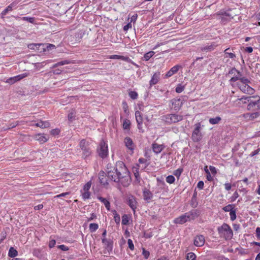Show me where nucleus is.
<instances>
[{
    "label": "nucleus",
    "instance_id": "obj_44",
    "mask_svg": "<svg viewBox=\"0 0 260 260\" xmlns=\"http://www.w3.org/2000/svg\"><path fill=\"white\" fill-rule=\"evenodd\" d=\"M155 54L153 51H149L144 54V58L146 61H148Z\"/></svg>",
    "mask_w": 260,
    "mask_h": 260
},
{
    "label": "nucleus",
    "instance_id": "obj_11",
    "mask_svg": "<svg viewBox=\"0 0 260 260\" xmlns=\"http://www.w3.org/2000/svg\"><path fill=\"white\" fill-rule=\"evenodd\" d=\"M170 104L171 109L178 111L183 105V100L180 98H175L170 101Z\"/></svg>",
    "mask_w": 260,
    "mask_h": 260
},
{
    "label": "nucleus",
    "instance_id": "obj_7",
    "mask_svg": "<svg viewBox=\"0 0 260 260\" xmlns=\"http://www.w3.org/2000/svg\"><path fill=\"white\" fill-rule=\"evenodd\" d=\"M91 181H88L84 185L83 188L80 190L81 197L84 201L90 198L91 193L90 191V189L91 188Z\"/></svg>",
    "mask_w": 260,
    "mask_h": 260
},
{
    "label": "nucleus",
    "instance_id": "obj_27",
    "mask_svg": "<svg viewBox=\"0 0 260 260\" xmlns=\"http://www.w3.org/2000/svg\"><path fill=\"white\" fill-rule=\"evenodd\" d=\"M110 59H121L126 62H131V59L128 56H124L118 55H111L109 56Z\"/></svg>",
    "mask_w": 260,
    "mask_h": 260
},
{
    "label": "nucleus",
    "instance_id": "obj_30",
    "mask_svg": "<svg viewBox=\"0 0 260 260\" xmlns=\"http://www.w3.org/2000/svg\"><path fill=\"white\" fill-rule=\"evenodd\" d=\"M27 76L28 74L27 73H23L22 74H20L16 76H15L13 78H11L9 79V80L11 82L14 83L15 82L20 80L21 79L27 77Z\"/></svg>",
    "mask_w": 260,
    "mask_h": 260
},
{
    "label": "nucleus",
    "instance_id": "obj_35",
    "mask_svg": "<svg viewBox=\"0 0 260 260\" xmlns=\"http://www.w3.org/2000/svg\"><path fill=\"white\" fill-rule=\"evenodd\" d=\"M20 19L23 21H25L32 24L35 23L36 18L32 17H22L20 18Z\"/></svg>",
    "mask_w": 260,
    "mask_h": 260
},
{
    "label": "nucleus",
    "instance_id": "obj_12",
    "mask_svg": "<svg viewBox=\"0 0 260 260\" xmlns=\"http://www.w3.org/2000/svg\"><path fill=\"white\" fill-rule=\"evenodd\" d=\"M253 102H251L249 106V109H253V111H259L260 110V96L254 95Z\"/></svg>",
    "mask_w": 260,
    "mask_h": 260
},
{
    "label": "nucleus",
    "instance_id": "obj_2",
    "mask_svg": "<svg viewBox=\"0 0 260 260\" xmlns=\"http://www.w3.org/2000/svg\"><path fill=\"white\" fill-rule=\"evenodd\" d=\"M250 81L245 77L240 78L239 80L236 84H232L233 86H237L239 89L243 93L252 94L254 90L250 86Z\"/></svg>",
    "mask_w": 260,
    "mask_h": 260
},
{
    "label": "nucleus",
    "instance_id": "obj_6",
    "mask_svg": "<svg viewBox=\"0 0 260 260\" xmlns=\"http://www.w3.org/2000/svg\"><path fill=\"white\" fill-rule=\"evenodd\" d=\"M183 119V116L178 114H169L165 116V121L171 124L182 121Z\"/></svg>",
    "mask_w": 260,
    "mask_h": 260
},
{
    "label": "nucleus",
    "instance_id": "obj_56",
    "mask_svg": "<svg viewBox=\"0 0 260 260\" xmlns=\"http://www.w3.org/2000/svg\"><path fill=\"white\" fill-rule=\"evenodd\" d=\"M184 89V87L181 84H179L177 85L175 89V91L177 93H181L182 92Z\"/></svg>",
    "mask_w": 260,
    "mask_h": 260
},
{
    "label": "nucleus",
    "instance_id": "obj_23",
    "mask_svg": "<svg viewBox=\"0 0 260 260\" xmlns=\"http://www.w3.org/2000/svg\"><path fill=\"white\" fill-rule=\"evenodd\" d=\"M35 140L38 141L40 144H43L46 142L49 138L45 134H38L34 136Z\"/></svg>",
    "mask_w": 260,
    "mask_h": 260
},
{
    "label": "nucleus",
    "instance_id": "obj_21",
    "mask_svg": "<svg viewBox=\"0 0 260 260\" xmlns=\"http://www.w3.org/2000/svg\"><path fill=\"white\" fill-rule=\"evenodd\" d=\"M252 113H247L244 114L243 117L247 120H253L260 116V111H255Z\"/></svg>",
    "mask_w": 260,
    "mask_h": 260
},
{
    "label": "nucleus",
    "instance_id": "obj_38",
    "mask_svg": "<svg viewBox=\"0 0 260 260\" xmlns=\"http://www.w3.org/2000/svg\"><path fill=\"white\" fill-rule=\"evenodd\" d=\"M129 220V217L127 214H124L122 216L121 223L122 225H127Z\"/></svg>",
    "mask_w": 260,
    "mask_h": 260
},
{
    "label": "nucleus",
    "instance_id": "obj_10",
    "mask_svg": "<svg viewBox=\"0 0 260 260\" xmlns=\"http://www.w3.org/2000/svg\"><path fill=\"white\" fill-rule=\"evenodd\" d=\"M41 47V49L43 50L44 51H49L52 49H54L55 48V45L52 44H30L28 45V48L30 49H37Z\"/></svg>",
    "mask_w": 260,
    "mask_h": 260
},
{
    "label": "nucleus",
    "instance_id": "obj_20",
    "mask_svg": "<svg viewBox=\"0 0 260 260\" xmlns=\"http://www.w3.org/2000/svg\"><path fill=\"white\" fill-rule=\"evenodd\" d=\"M135 114L137 123V127L139 129H141L142 128V125L143 123V114L139 111H136Z\"/></svg>",
    "mask_w": 260,
    "mask_h": 260
},
{
    "label": "nucleus",
    "instance_id": "obj_33",
    "mask_svg": "<svg viewBox=\"0 0 260 260\" xmlns=\"http://www.w3.org/2000/svg\"><path fill=\"white\" fill-rule=\"evenodd\" d=\"M138 18V14H135L132 16H131V14L128 15V17L127 18V21H129L131 23H132L134 25L136 23V21Z\"/></svg>",
    "mask_w": 260,
    "mask_h": 260
},
{
    "label": "nucleus",
    "instance_id": "obj_29",
    "mask_svg": "<svg viewBox=\"0 0 260 260\" xmlns=\"http://www.w3.org/2000/svg\"><path fill=\"white\" fill-rule=\"evenodd\" d=\"M35 125L41 128H44L49 127L50 126V123L48 121L40 120L38 122L36 123Z\"/></svg>",
    "mask_w": 260,
    "mask_h": 260
},
{
    "label": "nucleus",
    "instance_id": "obj_16",
    "mask_svg": "<svg viewBox=\"0 0 260 260\" xmlns=\"http://www.w3.org/2000/svg\"><path fill=\"white\" fill-rule=\"evenodd\" d=\"M102 242L104 245V248L108 251L111 252L113 250V242L111 239H108L106 238L102 239Z\"/></svg>",
    "mask_w": 260,
    "mask_h": 260
},
{
    "label": "nucleus",
    "instance_id": "obj_42",
    "mask_svg": "<svg viewBox=\"0 0 260 260\" xmlns=\"http://www.w3.org/2000/svg\"><path fill=\"white\" fill-rule=\"evenodd\" d=\"M128 95L132 100H136L138 98V93L135 91L129 90Z\"/></svg>",
    "mask_w": 260,
    "mask_h": 260
},
{
    "label": "nucleus",
    "instance_id": "obj_9",
    "mask_svg": "<svg viewBox=\"0 0 260 260\" xmlns=\"http://www.w3.org/2000/svg\"><path fill=\"white\" fill-rule=\"evenodd\" d=\"M201 123H198L195 124V128L193 130L191 139L194 142H198L201 140L202 138V135L201 132Z\"/></svg>",
    "mask_w": 260,
    "mask_h": 260
},
{
    "label": "nucleus",
    "instance_id": "obj_22",
    "mask_svg": "<svg viewBox=\"0 0 260 260\" xmlns=\"http://www.w3.org/2000/svg\"><path fill=\"white\" fill-rule=\"evenodd\" d=\"M64 61H62L54 64L53 67V72L55 74H59L62 72L64 69L63 65L64 64Z\"/></svg>",
    "mask_w": 260,
    "mask_h": 260
},
{
    "label": "nucleus",
    "instance_id": "obj_24",
    "mask_svg": "<svg viewBox=\"0 0 260 260\" xmlns=\"http://www.w3.org/2000/svg\"><path fill=\"white\" fill-rule=\"evenodd\" d=\"M160 75L159 72H156L153 74L149 81V85L150 87L158 83L160 79Z\"/></svg>",
    "mask_w": 260,
    "mask_h": 260
},
{
    "label": "nucleus",
    "instance_id": "obj_58",
    "mask_svg": "<svg viewBox=\"0 0 260 260\" xmlns=\"http://www.w3.org/2000/svg\"><path fill=\"white\" fill-rule=\"evenodd\" d=\"M239 79L240 78H239V77L237 76L232 77L230 80L231 84L232 85V84H236L239 80Z\"/></svg>",
    "mask_w": 260,
    "mask_h": 260
},
{
    "label": "nucleus",
    "instance_id": "obj_43",
    "mask_svg": "<svg viewBox=\"0 0 260 260\" xmlns=\"http://www.w3.org/2000/svg\"><path fill=\"white\" fill-rule=\"evenodd\" d=\"M133 26H134L129 21H127V23H124L123 25V30L124 31H127L129 28H132Z\"/></svg>",
    "mask_w": 260,
    "mask_h": 260
},
{
    "label": "nucleus",
    "instance_id": "obj_48",
    "mask_svg": "<svg viewBox=\"0 0 260 260\" xmlns=\"http://www.w3.org/2000/svg\"><path fill=\"white\" fill-rule=\"evenodd\" d=\"M235 206L234 205L229 204L223 208V210L225 212H230L234 209Z\"/></svg>",
    "mask_w": 260,
    "mask_h": 260
},
{
    "label": "nucleus",
    "instance_id": "obj_53",
    "mask_svg": "<svg viewBox=\"0 0 260 260\" xmlns=\"http://www.w3.org/2000/svg\"><path fill=\"white\" fill-rule=\"evenodd\" d=\"M182 171V169H178L174 171L173 174L177 178H179L180 176Z\"/></svg>",
    "mask_w": 260,
    "mask_h": 260
},
{
    "label": "nucleus",
    "instance_id": "obj_32",
    "mask_svg": "<svg viewBox=\"0 0 260 260\" xmlns=\"http://www.w3.org/2000/svg\"><path fill=\"white\" fill-rule=\"evenodd\" d=\"M76 111L72 109L68 114V117L69 121L72 122L76 119Z\"/></svg>",
    "mask_w": 260,
    "mask_h": 260
},
{
    "label": "nucleus",
    "instance_id": "obj_55",
    "mask_svg": "<svg viewBox=\"0 0 260 260\" xmlns=\"http://www.w3.org/2000/svg\"><path fill=\"white\" fill-rule=\"evenodd\" d=\"M142 254L145 259H147L150 255V252L149 251L146 250L144 248H143Z\"/></svg>",
    "mask_w": 260,
    "mask_h": 260
},
{
    "label": "nucleus",
    "instance_id": "obj_36",
    "mask_svg": "<svg viewBox=\"0 0 260 260\" xmlns=\"http://www.w3.org/2000/svg\"><path fill=\"white\" fill-rule=\"evenodd\" d=\"M18 255L17 251L14 249L13 247H11L9 249L8 255L10 257H15Z\"/></svg>",
    "mask_w": 260,
    "mask_h": 260
},
{
    "label": "nucleus",
    "instance_id": "obj_51",
    "mask_svg": "<svg viewBox=\"0 0 260 260\" xmlns=\"http://www.w3.org/2000/svg\"><path fill=\"white\" fill-rule=\"evenodd\" d=\"M166 181L169 184H172L175 182V179L173 175H169L166 177Z\"/></svg>",
    "mask_w": 260,
    "mask_h": 260
},
{
    "label": "nucleus",
    "instance_id": "obj_54",
    "mask_svg": "<svg viewBox=\"0 0 260 260\" xmlns=\"http://www.w3.org/2000/svg\"><path fill=\"white\" fill-rule=\"evenodd\" d=\"M127 244L128 248L131 249V250L133 251L135 249V246L132 240L128 239L127 240Z\"/></svg>",
    "mask_w": 260,
    "mask_h": 260
},
{
    "label": "nucleus",
    "instance_id": "obj_18",
    "mask_svg": "<svg viewBox=\"0 0 260 260\" xmlns=\"http://www.w3.org/2000/svg\"><path fill=\"white\" fill-rule=\"evenodd\" d=\"M205 242V239L203 235H197L194 238L193 244L197 247L203 246L204 245Z\"/></svg>",
    "mask_w": 260,
    "mask_h": 260
},
{
    "label": "nucleus",
    "instance_id": "obj_50",
    "mask_svg": "<svg viewBox=\"0 0 260 260\" xmlns=\"http://www.w3.org/2000/svg\"><path fill=\"white\" fill-rule=\"evenodd\" d=\"M122 107L125 113H128L129 112L128 106L125 101L122 102Z\"/></svg>",
    "mask_w": 260,
    "mask_h": 260
},
{
    "label": "nucleus",
    "instance_id": "obj_52",
    "mask_svg": "<svg viewBox=\"0 0 260 260\" xmlns=\"http://www.w3.org/2000/svg\"><path fill=\"white\" fill-rule=\"evenodd\" d=\"M230 219L232 221H234L236 219V210L233 209L232 211H231L230 212Z\"/></svg>",
    "mask_w": 260,
    "mask_h": 260
},
{
    "label": "nucleus",
    "instance_id": "obj_17",
    "mask_svg": "<svg viewBox=\"0 0 260 260\" xmlns=\"http://www.w3.org/2000/svg\"><path fill=\"white\" fill-rule=\"evenodd\" d=\"M127 203L133 210L135 214L137 206V202L136 198L133 196H129L127 199Z\"/></svg>",
    "mask_w": 260,
    "mask_h": 260
},
{
    "label": "nucleus",
    "instance_id": "obj_59",
    "mask_svg": "<svg viewBox=\"0 0 260 260\" xmlns=\"http://www.w3.org/2000/svg\"><path fill=\"white\" fill-rule=\"evenodd\" d=\"M104 175L102 176L101 175L99 176V179L100 180V182L101 184H103L104 185H107L108 183L107 181H105L104 180Z\"/></svg>",
    "mask_w": 260,
    "mask_h": 260
},
{
    "label": "nucleus",
    "instance_id": "obj_62",
    "mask_svg": "<svg viewBox=\"0 0 260 260\" xmlns=\"http://www.w3.org/2000/svg\"><path fill=\"white\" fill-rule=\"evenodd\" d=\"M260 152V148H258L256 150L252 152L249 155L250 157H253L254 155L257 154Z\"/></svg>",
    "mask_w": 260,
    "mask_h": 260
},
{
    "label": "nucleus",
    "instance_id": "obj_31",
    "mask_svg": "<svg viewBox=\"0 0 260 260\" xmlns=\"http://www.w3.org/2000/svg\"><path fill=\"white\" fill-rule=\"evenodd\" d=\"M98 200L103 203L107 209V210L109 211L110 209V202L105 198H104L101 197H99L98 198Z\"/></svg>",
    "mask_w": 260,
    "mask_h": 260
},
{
    "label": "nucleus",
    "instance_id": "obj_45",
    "mask_svg": "<svg viewBox=\"0 0 260 260\" xmlns=\"http://www.w3.org/2000/svg\"><path fill=\"white\" fill-rule=\"evenodd\" d=\"M189 214V219L190 220L191 219H194L196 217L198 216V214L196 210L191 211L189 212H187Z\"/></svg>",
    "mask_w": 260,
    "mask_h": 260
},
{
    "label": "nucleus",
    "instance_id": "obj_19",
    "mask_svg": "<svg viewBox=\"0 0 260 260\" xmlns=\"http://www.w3.org/2000/svg\"><path fill=\"white\" fill-rule=\"evenodd\" d=\"M151 148L153 152L156 154H158L165 148V145L164 144H159L154 142L152 143Z\"/></svg>",
    "mask_w": 260,
    "mask_h": 260
},
{
    "label": "nucleus",
    "instance_id": "obj_34",
    "mask_svg": "<svg viewBox=\"0 0 260 260\" xmlns=\"http://www.w3.org/2000/svg\"><path fill=\"white\" fill-rule=\"evenodd\" d=\"M131 121L129 120L125 119L123 120L122 123V127L124 129H126L128 131L130 130L131 128Z\"/></svg>",
    "mask_w": 260,
    "mask_h": 260
},
{
    "label": "nucleus",
    "instance_id": "obj_15",
    "mask_svg": "<svg viewBox=\"0 0 260 260\" xmlns=\"http://www.w3.org/2000/svg\"><path fill=\"white\" fill-rule=\"evenodd\" d=\"M189 215V214L188 213H185L179 217L176 218L174 220V222L176 224H183L187 221L190 220Z\"/></svg>",
    "mask_w": 260,
    "mask_h": 260
},
{
    "label": "nucleus",
    "instance_id": "obj_37",
    "mask_svg": "<svg viewBox=\"0 0 260 260\" xmlns=\"http://www.w3.org/2000/svg\"><path fill=\"white\" fill-rule=\"evenodd\" d=\"M221 120V118L219 116H217L215 118H210L209 120V123L211 124H218Z\"/></svg>",
    "mask_w": 260,
    "mask_h": 260
},
{
    "label": "nucleus",
    "instance_id": "obj_40",
    "mask_svg": "<svg viewBox=\"0 0 260 260\" xmlns=\"http://www.w3.org/2000/svg\"><path fill=\"white\" fill-rule=\"evenodd\" d=\"M99 228V225L95 223H91L89 224V229L90 232H95Z\"/></svg>",
    "mask_w": 260,
    "mask_h": 260
},
{
    "label": "nucleus",
    "instance_id": "obj_63",
    "mask_svg": "<svg viewBox=\"0 0 260 260\" xmlns=\"http://www.w3.org/2000/svg\"><path fill=\"white\" fill-rule=\"evenodd\" d=\"M134 175L137 180L140 182L141 177L139 173L137 170H136V172H134Z\"/></svg>",
    "mask_w": 260,
    "mask_h": 260
},
{
    "label": "nucleus",
    "instance_id": "obj_28",
    "mask_svg": "<svg viewBox=\"0 0 260 260\" xmlns=\"http://www.w3.org/2000/svg\"><path fill=\"white\" fill-rule=\"evenodd\" d=\"M82 37L81 34H74V36H70V41L72 44H75L76 42H80Z\"/></svg>",
    "mask_w": 260,
    "mask_h": 260
},
{
    "label": "nucleus",
    "instance_id": "obj_13",
    "mask_svg": "<svg viewBox=\"0 0 260 260\" xmlns=\"http://www.w3.org/2000/svg\"><path fill=\"white\" fill-rule=\"evenodd\" d=\"M236 15H237L233 12V10L229 9L224 12L223 16L221 18V22L222 23H225L226 22V21L233 19L234 17Z\"/></svg>",
    "mask_w": 260,
    "mask_h": 260
},
{
    "label": "nucleus",
    "instance_id": "obj_49",
    "mask_svg": "<svg viewBox=\"0 0 260 260\" xmlns=\"http://www.w3.org/2000/svg\"><path fill=\"white\" fill-rule=\"evenodd\" d=\"M187 260H196V255L193 252H189L186 255Z\"/></svg>",
    "mask_w": 260,
    "mask_h": 260
},
{
    "label": "nucleus",
    "instance_id": "obj_8",
    "mask_svg": "<svg viewBox=\"0 0 260 260\" xmlns=\"http://www.w3.org/2000/svg\"><path fill=\"white\" fill-rule=\"evenodd\" d=\"M97 151L101 157L104 158L107 156L108 154V145L104 140L101 141Z\"/></svg>",
    "mask_w": 260,
    "mask_h": 260
},
{
    "label": "nucleus",
    "instance_id": "obj_4",
    "mask_svg": "<svg viewBox=\"0 0 260 260\" xmlns=\"http://www.w3.org/2000/svg\"><path fill=\"white\" fill-rule=\"evenodd\" d=\"M251 102H253V96H243L242 98L235 100L234 103L236 106L241 107L247 104V110L248 111H253V109H249V106Z\"/></svg>",
    "mask_w": 260,
    "mask_h": 260
},
{
    "label": "nucleus",
    "instance_id": "obj_61",
    "mask_svg": "<svg viewBox=\"0 0 260 260\" xmlns=\"http://www.w3.org/2000/svg\"><path fill=\"white\" fill-rule=\"evenodd\" d=\"M209 169L212 174L215 175L217 173L216 169L215 168V167L212 166H210Z\"/></svg>",
    "mask_w": 260,
    "mask_h": 260
},
{
    "label": "nucleus",
    "instance_id": "obj_64",
    "mask_svg": "<svg viewBox=\"0 0 260 260\" xmlns=\"http://www.w3.org/2000/svg\"><path fill=\"white\" fill-rule=\"evenodd\" d=\"M256 237L258 240H260V228L257 227L256 229Z\"/></svg>",
    "mask_w": 260,
    "mask_h": 260
},
{
    "label": "nucleus",
    "instance_id": "obj_41",
    "mask_svg": "<svg viewBox=\"0 0 260 260\" xmlns=\"http://www.w3.org/2000/svg\"><path fill=\"white\" fill-rule=\"evenodd\" d=\"M113 212V217H114V219L115 220V222L117 223V224H119L120 222V215L117 213L116 211V210H113L112 211Z\"/></svg>",
    "mask_w": 260,
    "mask_h": 260
},
{
    "label": "nucleus",
    "instance_id": "obj_26",
    "mask_svg": "<svg viewBox=\"0 0 260 260\" xmlns=\"http://www.w3.org/2000/svg\"><path fill=\"white\" fill-rule=\"evenodd\" d=\"M143 196L144 200L149 202L151 200L153 197L152 193L149 190L146 188H145L143 191Z\"/></svg>",
    "mask_w": 260,
    "mask_h": 260
},
{
    "label": "nucleus",
    "instance_id": "obj_46",
    "mask_svg": "<svg viewBox=\"0 0 260 260\" xmlns=\"http://www.w3.org/2000/svg\"><path fill=\"white\" fill-rule=\"evenodd\" d=\"M216 46L214 44L206 46L202 48V51H208L213 50Z\"/></svg>",
    "mask_w": 260,
    "mask_h": 260
},
{
    "label": "nucleus",
    "instance_id": "obj_14",
    "mask_svg": "<svg viewBox=\"0 0 260 260\" xmlns=\"http://www.w3.org/2000/svg\"><path fill=\"white\" fill-rule=\"evenodd\" d=\"M124 143L131 154H133L135 147V145L133 140L130 137H126L124 140Z\"/></svg>",
    "mask_w": 260,
    "mask_h": 260
},
{
    "label": "nucleus",
    "instance_id": "obj_39",
    "mask_svg": "<svg viewBox=\"0 0 260 260\" xmlns=\"http://www.w3.org/2000/svg\"><path fill=\"white\" fill-rule=\"evenodd\" d=\"M14 6V4L13 3L9 5L6 9H5L2 13V14L3 15H6L8 12L11 11L13 9V7Z\"/></svg>",
    "mask_w": 260,
    "mask_h": 260
},
{
    "label": "nucleus",
    "instance_id": "obj_25",
    "mask_svg": "<svg viewBox=\"0 0 260 260\" xmlns=\"http://www.w3.org/2000/svg\"><path fill=\"white\" fill-rule=\"evenodd\" d=\"M180 68H181V67L180 65L174 66L166 74V77H171L173 75L177 73Z\"/></svg>",
    "mask_w": 260,
    "mask_h": 260
},
{
    "label": "nucleus",
    "instance_id": "obj_57",
    "mask_svg": "<svg viewBox=\"0 0 260 260\" xmlns=\"http://www.w3.org/2000/svg\"><path fill=\"white\" fill-rule=\"evenodd\" d=\"M59 133L60 130L58 128L53 129L50 131V134L53 136L57 135L59 134Z\"/></svg>",
    "mask_w": 260,
    "mask_h": 260
},
{
    "label": "nucleus",
    "instance_id": "obj_47",
    "mask_svg": "<svg viewBox=\"0 0 260 260\" xmlns=\"http://www.w3.org/2000/svg\"><path fill=\"white\" fill-rule=\"evenodd\" d=\"M229 48H227L224 50V54L226 57H229L230 58H234L236 57L235 54L232 52H229L228 51Z\"/></svg>",
    "mask_w": 260,
    "mask_h": 260
},
{
    "label": "nucleus",
    "instance_id": "obj_5",
    "mask_svg": "<svg viewBox=\"0 0 260 260\" xmlns=\"http://www.w3.org/2000/svg\"><path fill=\"white\" fill-rule=\"evenodd\" d=\"M79 147L82 151V157L86 158L91 154V150L89 147V142L82 139L79 143Z\"/></svg>",
    "mask_w": 260,
    "mask_h": 260
},
{
    "label": "nucleus",
    "instance_id": "obj_3",
    "mask_svg": "<svg viewBox=\"0 0 260 260\" xmlns=\"http://www.w3.org/2000/svg\"><path fill=\"white\" fill-rule=\"evenodd\" d=\"M217 231L220 237L226 240H231L233 237V232L227 223H224L220 226L218 227Z\"/></svg>",
    "mask_w": 260,
    "mask_h": 260
},
{
    "label": "nucleus",
    "instance_id": "obj_60",
    "mask_svg": "<svg viewBox=\"0 0 260 260\" xmlns=\"http://www.w3.org/2000/svg\"><path fill=\"white\" fill-rule=\"evenodd\" d=\"M239 197V194L237 191H235L231 198V201H235Z\"/></svg>",
    "mask_w": 260,
    "mask_h": 260
},
{
    "label": "nucleus",
    "instance_id": "obj_1",
    "mask_svg": "<svg viewBox=\"0 0 260 260\" xmlns=\"http://www.w3.org/2000/svg\"><path fill=\"white\" fill-rule=\"evenodd\" d=\"M106 172L108 178L111 181L120 182L124 186L129 184V173L123 161H117L115 166L108 164Z\"/></svg>",
    "mask_w": 260,
    "mask_h": 260
}]
</instances>
